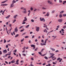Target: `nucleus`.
<instances>
[{
	"mask_svg": "<svg viewBox=\"0 0 66 66\" xmlns=\"http://www.w3.org/2000/svg\"><path fill=\"white\" fill-rule=\"evenodd\" d=\"M17 16V15H15L14 16H13L14 18L15 19H16V17Z\"/></svg>",
	"mask_w": 66,
	"mask_h": 66,
	"instance_id": "nucleus-27",
	"label": "nucleus"
},
{
	"mask_svg": "<svg viewBox=\"0 0 66 66\" xmlns=\"http://www.w3.org/2000/svg\"><path fill=\"white\" fill-rule=\"evenodd\" d=\"M2 54V51H0V54L1 55Z\"/></svg>",
	"mask_w": 66,
	"mask_h": 66,
	"instance_id": "nucleus-52",
	"label": "nucleus"
},
{
	"mask_svg": "<svg viewBox=\"0 0 66 66\" xmlns=\"http://www.w3.org/2000/svg\"><path fill=\"white\" fill-rule=\"evenodd\" d=\"M25 23H26V22H23L22 23V24H25Z\"/></svg>",
	"mask_w": 66,
	"mask_h": 66,
	"instance_id": "nucleus-45",
	"label": "nucleus"
},
{
	"mask_svg": "<svg viewBox=\"0 0 66 66\" xmlns=\"http://www.w3.org/2000/svg\"><path fill=\"white\" fill-rule=\"evenodd\" d=\"M10 15H9L7 17H5L6 18V19H8V18H9V17H10Z\"/></svg>",
	"mask_w": 66,
	"mask_h": 66,
	"instance_id": "nucleus-18",
	"label": "nucleus"
},
{
	"mask_svg": "<svg viewBox=\"0 0 66 66\" xmlns=\"http://www.w3.org/2000/svg\"><path fill=\"white\" fill-rule=\"evenodd\" d=\"M28 37H29V36H26L25 37V38H28Z\"/></svg>",
	"mask_w": 66,
	"mask_h": 66,
	"instance_id": "nucleus-46",
	"label": "nucleus"
},
{
	"mask_svg": "<svg viewBox=\"0 0 66 66\" xmlns=\"http://www.w3.org/2000/svg\"><path fill=\"white\" fill-rule=\"evenodd\" d=\"M60 57H58L57 59V61H59V60H60Z\"/></svg>",
	"mask_w": 66,
	"mask_h": 66,
	"instance_id": "nucleus-28",
	"label": "nucleus"
},
{
	"mask_svg": "<svg viewBox=\"0 0 66 66\" xmlns=\"http://www.w3.org/2000/svg\"><path fill=\"white\" fill-rule=\"evenodd\" d=\"M6 31H7V34H8V35H9L10 34L9 33V30H7Z\"/></svg>",
	"mask_w": 66,
	"mask_h": 66,
	"instance_id": "nucleus-40",
	"label": "nucleus"
},
{
	"mask_svg": "<svg viewBox=\"0 0 66 66\" xmlns=\"http://www.w3.org/2000/svg\"><path fill=\"white\" fill-rule=\"evenodd\" d=\"M7 1V0H6V1H5L3 2H2L1 3H5V2H7V1Z\"/></svg>",
	"mask_w": 66,
	"mask_h": 66,
	"instance_id": "nucleus-14",
	"label": "nucleus"
},
{
	"mask_svg": "<svg viewBox=\"0 0 66 66\" xmlns=\"http://www.w3.org/2000/svg\"><path fill=\"white\" fill-rule=\"evenodd\" d=\"M23 11H22V13H24V14H26L27 13V11H26V9L24 8L23 9Z\"/></svg>",
	"mask_w": 66,
	"mask_h": 66,
	"instance_id": "nucleus-3",
	"label": "nucleus"
},
{
	"mask_svg": "<svg viewBox=\"0 0 66 66\" xmlns=\"http://www.w3.org/2000/svg\"><path fill=\"white\" fill-rule=\"evenodd\" d=\"M59 52V50H56L55 51V53H57V52Z\"/></svg>",
	"mask_w": 66,
	"mask_h": 66,
	"instance_id": "nucleus-43",
	"label": "nucleus"
},
{
	"mask_svg": "<svg viewBox=\"0 0 66 66\" xmlns=\"http://www.w3.org/2000/svg\"><path fill=\"white\" fill-rule=\"evenodd\" d=\"M11 51L10 52H8V54H8V55H11Z\"/></svg>",
	"mask_w": 66,
	"mask_h": 66,
	"instance_id": "nucleus-20",
	"label": "nucleus"
},
{
	"mask_svg": "<svg viewBox=\"0 0 66 66\" xmlns=\"http://www.w3.org/2000/svg\"><path fill=\"white\" fill-rule=\"evenodd\" d=\"M42 9L43 10H47L46 8H44V7H43Z\"/></svg>",
	"mask_w": 66,
	"mask_h": 66,
	"instance_id": "nucleus-35",
	"label": "nucleus"
},
{
	"mask_svg": "<svg viewBox=\"0 0 66 66\" xmlns=\"http://www.w3.org/2000/svg\"><path fill=\"white\" fill-rule=\"evenodd\" d=\"M58 21L59 22H62L63 21V19H59L58 20Z\"/></svg>",
	"mask_w": 66,
	"mask_h": 66,
	"instance_id": "nucleus-6",
	"label": "nucleus"
},
{
	"mask_svg": "<svg viewBox=\"0 0 66 66\" xmlns=\"http://www.w3.org/2000/svg\"><path fill=\"white\" fill-rule=\"evenodd\" d=\"M16 21V20H14L13 21V23H14Z\"/></svg>",
	"mask_w": 66,
	"mask_h": 66,
	"instance_id": "nucleus-56",
	"label": "nucleus"
},
{
	"mask_svg": "<svg viewBox=\"0 0 66 66\" xmlns=\"http://www.w3.org/2000/svg\"><path fill=\"white\" fill-rule=\"evenodd\" d=\"M46 64V63L45 62L43 64V66H44V65H45Z\"/></svg>",
	"mask_w": 66,
	"mask_h": 66,
	"instance_id": "nucleus-42",
	"label": "nucleus"
},
{
	"mask_svg": "<svg viewBox=\"0 0 66 66\" xmlns=\"http://www.w3.org/2000/svg\"><path fill=\"white\" fill-rule=\"evenodd\" d=\"M41 42L42 43H44V40L42 39L41 40Z\"/></svg>",
	"mask_w": 66,
	"mask_h": 66,
	"instance_id": "nucleus-39",
	"label": "nucleus"
},
{
	"mask_svg": "<svg viewBox=\"0 0 66 66\" xmlns=\"http://www.w3.org/2000/svg\"><path fill=\"white\" fill-rule=\"evenodd\" d=\"M11 58V56H9L8 57V59H10Z\"/></svg>",
	"mask_w": 66,
	"mask_h": 66,
	"instance_id": "nucleus-64",
	"label": "nucleus"
},
{
	"mask_svg": "<svg viewBox=\"0 0 66 66\" xmlns=\"http://www.w3.org/2000/svg\"><path fill=\"white\" fill-rule=\"evenodd\" d=\"M3 52H4V53H7V51L6 50H5L3 51Z\"/></svg>",
	"mask_w": 66,
	"mask_h": 66,
	"instance_id": "nucleus-9",
	"label": "nucleus"
},
{
	"mask_svg": "<svg viewBox=\"0 0 66 66\" xmlns=\"http://www.w3.org/2000/svg\"><path fill=\"white\" fill-rule=\"evenodd\" d=\"M28 12H29L28 14V16H29L30 15V13H31V11L30 10H29L28 11Z\"/></svg>",
	"mask_w": 66,
	"mask_h": 66,
	"instance_id": "nucleus-15",
	"label": "nucleus"
},
{
	"mask_svg": "<svg viewBox=\"0 0 66 66\" xmlns=\"http://www.w3.org/2000/svg\"><path fill=\"white\" fill-rule=\"evenodd\" d=\"M44 32H46V33H47L48 32V31L46 29H45L44 30Z\"/></svg>",
	"mask_w": 66,
	"mask_h": 66,
	"instance_id": "nucleus-17",
	"label": "nucleus"
},
{
	"mask_svg": "<svg viewBox=\"0 0 66 66\" xmlns=\"http://www.w3.org/2000/svg\"><path fill=\"white\" fill-rule=\"evenodd\" d=\"M64 12V11H62L60 12V14H63Z\"/></svg>",
	"mask_w": 66,
	"mask_h": 66,
	"instance_id": "nucleus-22",
	"label": "nucleus"
},
{
	"mask_svg": "<svg viewBox=\"0 0 66 66\" xmlns=\"http://www.w3.org/2000/svg\"><path fill=\"white\" fill-rule=\"evenodd\" d=\"M44 18H42V19L41 17H40V21H43V20H44Z\"/></svg>",
	"mask_w": 66,
	"mask_h": 66,
	"instance_id": "nucleus-11",
	"label": "nucleus"
},
{
	"mask_svg": "<svg viewBox=\"0 0 66 66\" xmlns=\"http://www.w3.org/2000/svg\"><path fill=\"white\" fill-rule=\"evenodd\" d=\"M38 53L39 54H40V55H41V56H45V55H46V54H44L42 55V53H41V52H38Z\"/></svg>",
	"mask_w": 66,
	"mask_h": 66,
	"instance_id": "nucleus-2",
	"label": "nucleus"
},
{
	"mask_svg": "<svg viewBox=\"0 0 66 66\" xmlns=\"http://www.w3.org/2000/svg\"><path fill=\"white\" fill-rule=\"evenodd\" d=\"M24 19L23 20V22H25V21H27V20H28L27 19V17H24Z\"/></svg>",
	"mask_w": 66,
	"mask_h": 66,
	"instance_id": "nucleus-4",
	"label": "nucleus"
},
{
	"mask_svg": "<svg viewBox=\"0 0 66 66\" xmlns=\"http://www.w3.org/2000/svg\"><path fill=\"white\" fill-rule=\"evenodd\" d=\"M15 62L14 61H11V63H15Z\"/></svg>",
	"mask_w": 66,
	"mask_h": 66,
	"instance_id": "nucleus-54",
	"label": "nucleus"
},
{
	"mask_svg": "<svg viewBox=\"0 0 66 66\" xmlns=\"http://www.w3.org/2000/svg\"><path fill=\"white\" fill-rule=\"evenodd\" d=\"M38 40H37V39H36L35 40V42H37Z\"/></svg>",
	"mask_w": 66,
	"mask_h": 66,
	"instance_id": "nucleus-59",
	"label": "nucleus"
},
{
	"mask_svg": "<svg viewBox=\"0 0 66 66\" xmlns=\"http://www.w3.org/2000/svg\"><path fill=\"white\" fill-rule=\"evenodd\" d=\"M22 28H23V26H21V27L19 28V29H21Z\"/></svg>",
	"mask_w": 66,
	"mask_h": 66,
	"instance_id": "nucleus-55",
	"label": "nucleus"
},
{
	"mask_svg": "<svg viewBox=\"0 0 66 66\" xmlns=\"http://www.w3.org/2000/svg\"><path fill=\"white\" fill-rule=\"evenodd\" d=\"M63 17H66V14H63Z\"/></svg>",
	"mask_w": 66,
	"mask_h": 66,
	"instance_id": "nucleus-34",
	"label": "nucleus"
},
{
	"mask_svg": "<svg viewBox=\"0 0 66 66\" xmlns=\"http://www.w3.org/2000/svg\"><path fill=\"white\" fill-rule=\"evenodd\" d=\"M16 1H15L14 0H13L12 2V3H14H14H16Z\"/></svg>",
	"mask_w": 66,
	"mask_h": 66,
	"instance_id": "nucleus-16",
	"label": "nucleus"
},
{
	"mask_svg": "<svg viewBox=\"0 0 66 66\" xmlns=\"http://www.w3.org/2000/svg\"><path fill=\"white\" fill-rule=\"evenodd\" d=\"M26 49V46H24L23 48L22 49L23 50H24Z\"/></svg>",
	"mask_w": 66,
	"mask_h": 66,
	"instance_id": "nucleus-47",
	"label": "nucleus"
},
{
	"mask_svg": "<svg viewBox=\"0 0 66 66\" xmlns=\"http://www.w3.org/2000/svg\"><path fill=\"white\" fill-rule=\"evenodd\" d=\"M33 8L32 7H31L30 8V11H33Z\"/></svg>",
	"mask_w": 66,
	"mask_h": 66,
	"instance_id": "nucleus-37",
	"label": "nucleus"
},
{
	"mask_svg": "<svg viewBox=\"0 0 66 66\" xmlns=\"http://www.w3.org/2000/svg\"><path fill=\"white\" fill-rule=\"evenodd\" d=\"M6 10H5L2 12V15H4V12H5V11Z\"/></svg>",
	"mask_w": 66,
	"mask_h": 66,
	"instance_id": "nucleus-19",
	"label": "nucleus"
},
{
	"mask_svg": "<svg viewBox=\"0 0 66 66\" xmlns=\"http://www.w3.org/2000/svg\"><path fill=\"white\" fill-rule=\"evenodd\" d=\"M53 65H55V64H56V63H55L54 62H53Z\"/></svg>",
	"mask_w": 66,
	"mask_h": 66,
	"instance_id": "nucleus-32",
	"label": "nucleus"
},
{
	"mask_svg": "<svg viewBox=\"0 0 66 66\" xmlns=\"http://www.w3.org/2000/svg\"><path fill=\"white\" fill-rule=\"evenodd\" d=\"M37 50H38V47H37L36 48V49H35V51H37Z\"/></svg>",
	"mask_w": 66,
	"mask_h": 66,
	"instance_id": "nucleus-30",
	"label": "nucleus"
},
{
	"mask_svg": "<svg viewBox=\"0 0 66 66\" xmlns=\"http://www.w3.org/2000/svg\"><path fill=\"white\" fill-rule=\"evenodd\" d=\"M59 2L60 3H62V0H59Z\"/></svg>",
	"mask_w": 66,
	"mask_h": 66,
	"instance_id": "nucleus-38",
	"label": "nucleus"
},
{
	"mask_svg": "<svg viewBox=\"0 0 66 66\" xmlns=\"http://www.w3.org/2000/svg\"><path fill=\"white\" fill-rule=\"evenodd\" d=\"M43 27H44V28H46V27H47V25H45V26H44Z\"/></svg>",
	"mask_w": 66,
	"mask_h": 66,
	"instance_id": "nucleus-49",
	"label": "nucleus"
},
{
	"mask_svg": "<svg viewBox=\"0 0 66 66\" xmlns=\"http://www.w3.org/2000/svg\"><path fill=\"white\" fill-rule=\"evenodd\" d=\"M7 5H8V4H4V6H7Z\"/></svg>",
	"mask_w": 66,
	"mask_h": 66,
	"instance_id": "nucleus-58",
	"label": "nucleus"
},
{
	"mask_svg": "<svg viewBox=\"0 0 66 66\" xmlns=\"http://www.w3.org/2000/svg\"><path fill=\"white\" fill-rule=\"evenodd\" d=\"M14 3H12L10 5V8H12V7H13V6H14Z\"/></svg>",
	"mask_w": 66,
	"mask_h": 66,
	"instance_id": "nucleus-1",
	"label": "nucleus"
},
{
	"mask_svg": "<svg viewBox=\"0 0 66 66\" xmlns=\"http://www.w3.org/2000/svg\"><path fill=\"white\" fill-rule=\"evenodd\" d=\"M15 32H17V27H16L15 28Z\"/></svg>",
	"mask_w": 66,
	"mask_h": 66,
	"instance_id": "nucleus-36",
	"label": "nucleus"
},
{
	"mask_svg": "<svg viewBox=\"0 0 66 66\" xmlns=\"http://www.w3.org/2000/svg\"><path fill=\"white\" fill-rule=\"evenodd\" d=\"M16 51H17V50H15L14 51V52L16 53Z\"/></svg>",
	"mask_w": 66,
	"mask_h": 66,
	"instance_id": "nucleus-62",
	"label": "nucleus"
},
{
	"mask_svg": "<svg viewBox=\"0 0 66 66\" xmlns=\"http://www.w3.org/2000/svg\"><path fill=\"white\" fill-rule=\"evenodd\" d=\"M30 66H34V65L32 64L31 63L30 64Z\"/></svg>",
	"mask_w": 66,
	"mask_h": 66,
	"instance_id": "nucleus-60",
	"label": "nucleus"
},
{
	"mask_svg": "<svg viewBox=\"0 0 66 66\" xmlns=\"http://www.w3.org/2000/svg\"><path fill=\"white\" fill-rule=\"evenodd\" d=\"M50 49H51V50H52V51H55V49L53 48H51Z\"/></svg>",
	"mask_w": 66,
	"mask_h": 66,
	"instance_id": "nucleus-26",
	"label": "nucleus"
},
{
	"mask_svg": "<svg viewBox=\"0 0 66 66\" xmlns=\"http://www.w3.org/2000/svg\"><path fill=\"white\" fill-rule=\"evenodd\" d=\"M48 3H50V4H53V3L52 2H51L50 1H48Z\"/></svg>",
	"mask_w": 66,
	"mask_h": 66,
	"instance_id": "nucleus-7",
	"label": "nucleus"
},
{
	"mask_svg": "<svg viewBox=\"0 0 66 66\" xmlns=\"http://www.w3.org/2000/svg\"><path fill=\"white\" fill-rule=\"evenodd\" d=\"M31 60L32 61H33V60H34V59H33V58L32 57L31 58Z\"/></svg>",
	"mask_w": 66,
	"mask_h": 66,
	"instance_id": "nucleus-63",
	"label": "nucleus"
},
{
	"mask_svg": "<svg viewBox=\"0 0 66 66\" xmlns=\"http://www.w3.org/2000/svg\"><path fill=\"white\" fill-rule=\"evenodd\" d=\"M47 16V17H48L49 16V12H47V14L46 15H45L44 16Z\"/></svg>",
	"mask_w": 66,
	"mask_h": 66,
	"instance_id": "nucleus-8",
	"label": "nucleus"
},
{
	"mask_svg": "<svg viewBox=\"0 0 66 66\" xmlns=\"http://www.w3.org/2000/svg\"><path fill=\"white\" fill-rule=\"evenodd\" d=\"M66 28V26H64L63 27V29H65V28Z\"/></svg>",
	"mask_w": 66,
	"mask_h": 66,
	"instance_id": "nucleus-44",
	"label": "nucleus"
},
{
	"mask_svg": "<svg viewBox=\"0 0 66 66\" xmlns=\"http://www.w3.org/2000/svg\"><path fill=\"white\" fill-rule=\"evenodd\" d=\"M31 47H33V48H35V45H31Z\"/></svg>",
	"mask_w": 66,
	"mask_h": 66,
	"instance_id": "nucleus-12",
	"label": "nucleus"
},
{
	"mask_svg": "<svg viewBox=\"0 0 66 66\" xmlns=\"http://www.w3.org/2000/svg\"><path fill=\"white\" fill-rule=\"evenodd\" d=\"M40 28L39 27L36 28V31H37V32H38L39 31V30Z\"/></svg>",
	"mask_w": 66,
	"mask_h": 66,
	"instance_id": "nucleus-5",
	"label": "nucleus"
},
{
	"mask_svg": "<svg viewBox=\"0 0 66 66\" xmlns=\"http://www.w3.org/2000/svg\"><path fill=\"white\" fill-rule=\"evenodd\" d=\"M62 16L63 15H62V14H60L59 15L60 18H61V17H62Z\"/></svg>",
	"mask_w": 66,
	"mask_h": 66,
	"instance_id": "nucleus-25",
	"label": "nucleus"
},
{
	"mask_svg": "<svg viewBox=\"0 0 66 66\" xmlns=\"http://www.w3.org/2000/svg\"><path fill=\"white\" fill-rule=\"evenodd\" d=\"M31 22H34V20H33V19H32L31 20Z\"/></svg>",
	"mask_w": 66,
	"mask_h": 66,
	"instance_id": "nucleus-48",
	"label": "nucleus"
},
{
	"mask_svg": "<svg viewBox=\"0 0 66 66\" xmlns=\"http://www.w3.org/2000/svg\"><path fill=\"white\" fill-rule=\"evenodd\" d=\"M63 60V59H61L59 61V62H61L62 61V60Z\"/></svg>",
	"mask_w": 66,
	"mask_h": 66,
	"instance_id": "nucleus-31",
	"label": "nucleus"
},
{
	"mask_svg": "<svg viewBox=\"0 0 66 66\" xmlns=\"http://www.w3.org/2000/svg\"><path fill=\"white\" fill-rule=\"evenodd\" d=\"M24 40V38H23L21 40V42H23Z\"/></svg>",
	"mask_w": 66,
	"mask_h": 66,
	"instance_id": "nucleus-29",
	"label": "nucleus"
},
{
	"mask_svg": "<svg viewBox=\"0 0 66 66\" xmlns=\"http://www.w3.org/2000/svg\"><path fill=\"white\" fill-rule=\"evenodd\" d=\"M50 54L51 55V56L52 57V56H53L55 54L53 53H50Z\"/></svg>",
	"mask_w": 66,
	"mask_h": 66,
	"instance_id": "nucleus-10",
	"label": "nucleus"
},
{
	"mask_svg": "<svg viewBox=\"0 0 66 66\" xmlns=\"http://www.w3.org/2000/svg\"><path fill=\"white\" fill-rule=\"evenodd\" d=\"M46 45V43H40V45H41V46H44V45Z\"/></svg>",
	"mask_w": 66,
	"mask_h": 66,
	"instance_id": "nucleus-13",
	"label": "nucleus"
},
{
	"mask_svg": "<svg viewBox=\"0 0 66 66\" xmlns=\"http://www.w3.org/2000/svg\"><path fill=\"white\" fill-rule=\"evenodd\" d=\"M24 31V29H22L20 30V32H22L23 31Z\"/></svg>",
	"mask_w": 66,
	"mask_h": 66,
	"instance_id": "nucleus-51",
	"label": "nucleus"
},
{
	"mask_svg": "<svg viewBox=\"0 0 66 66\" xmlns=\"http://www.w3.org/2000/svg\"><path fill=\"white\" fill-rule=\"evenodd\" d=\"M22 55L23 56H25L26 55L25 54H22Z\"/></svg>",
	"mask_w": 66,
	"mask_h": 66,
	"instance_id": "nucleus-53",
	"label": "nucleus"
},
{
	"mask_svg": "<svg viewBox=\"0 0 66 66\" xmlns=\"http://www.w3.org/2000/svg\"><path fill=\"white\" fill-rule=\"evenodd\" d=\"M44 58H45V59L46 60H48V57L46 56H45L44 57Z\"/></svg>",
	"mask_w": 66,
	"mask_h": 66,
	"instance_id": "nucleus-24",
	"label": "nucleus"
},
{
	"mask_svg": "<svg viewBox=\"0 0 66 66\" xmlns=\"http://www.w3.org/2000/svg\"><path fill=\"white\" fill-rule=\"evenodd\" d=\"M1 6H4V4H2L1 5Z\"/></svg>",
	"mask_w": 66,
	"mask_h": 66,
	"instance_id": "nucleus-61",
	"label": "nucleus"
},
{
	"mask_svg": "<svg viewBox=\"0 0 66 66\" xmlns=\"http://www.w3.org/2000/svg\"><path fill=\"white\" fill-rule=\"evenodd\" d=\"M4 43H5L6 42V40H5V39H4Z\"/></svg>",
	"mask_w": 66,
	"mask_h": 66,
	"instance_id": "nucleus-41",
	"label": "nucleus"
},
{
	"mask_svg": "<svg viewBox=\"0 0 66 66\" xmlns=\"http://www.w3.org/2000/svg\"><path fill=\"white\" fill-rule=\"evenodd\" d=\"M55 10H53L52 12V13L53 14V13H55Z\"/></svg>",
	"mask_w": 66,
	"mask_h": 66,
	"instance_id": "nucleus-23",
	"label": "nucleus"
},
{
	"mask_svg": "<svg viewBox=\"0 0 66 66\" xmlns=\"http://www.w3.org/2000/svg\"><path fill=\"white\" fill-rule=\"evenodd\" d=\"M29 26H30V25H28L27 26H26L25 27V28H29Z\"/></svg>",
	"mask_w": 66,
	"mask_h": 66,
	"instance_id": "nucleus-21",
	"label": "nucleus"
},
{
	"mask_svg": "<svg viewBox=\"0 0 66 66\" xmlns=\"http://www.w3.org/2000/svg\"><path fill=\"white\" fill-rule=\"evenodd\" d=\"M56 59V58L55 57L54 59H53L52 60V61H54V60H55Z\"/></svg>",
	"mask_w": 66,
	"mask_h": 66,
	"instance_id": "nucleus-50",
	"label": "nucleus"
},
{
	"mask_svg": "<svg viewBox=\"0 0 66 66\" xmlns=\"http://www.w3.org/2000/svg\"><path fill=\"white\" fill-rule=\"evenodd\" d=\"M22 62L23 63V61H22L21 60V62H20L21 63H22Z\"/></svg>",
	"mask_w": 66,
	"mask_h": 66,
	"instance_id": "nucleus-57",
	"label": "nucleus"
},
{
	"mask_svg": "<svg viewBox=\"0 0 66 66\" xmlns=\"http://www.w3.org/2000/svg\"><path fill=\"white\" fill-rule=\"evenodd\" d=\"M52 37H54V38H56L57 37L56 36H52Z\"/></svg>",
	"mask_w": 66,
	"mask_h": 66,
	"instance_id": "nucleus-33",
	"label": "nucleus"
}]
</instances>
